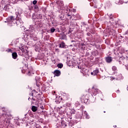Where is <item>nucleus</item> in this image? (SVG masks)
Segmentation results:
<instances>
[{
	"instance_id": "nucleus-1",
	"label": "nucleus",
	"mask_w": 128,
	"mask_h": 128,
	"mask_svg": "<svg viewBox=\"0 0 128 128\" xmlns=\"http://www.w3.org/2000/svg\"><path fill=\"white\" fill-rule=\"evenodd\" d=\"M14 20H16V18L14 16H10L6 18V21H5V22H8L9 26H12V28H16V23L14 22Z\"/></svg>"
},
{
	"instance_id": "nucleus-2",
	"label": "nucleus",
	"mask_w": 128,
	"mask_h": 128,
	"mask_svg": "<svg viewBox=\"0 0 128 128\" xmlns=\"http://www.w3.org/2000/svg\"><path fill=\"white\" fill-rule=\"evenodd\" d=\"M16 61L20 64H24L26 68H28V64L26 63V59L24 58H20L16 60Z\"/></svg>"
},
{
	"instance_id": "nucleus-3",
	"label": "nucleus",
	"mask_w": 128,
	"mask_h": 128,
	"mask_svg": "<svg viewBox=\"0 0 128 128\" xmlns=\"http://www.w3.org/2000/svg\"><path fill=\"white\" fill-rule=\"evenodd\" d=\"M106 34H107V36H116V30H110V28L106 29L104 30Z\"/></svg>"
},
{
	"instance_id": "nucleus-4",
	"label": "nucleus",
	"mask_w": 128,
	"mask_h": 128,
	"mask_svg": "<svg viewBox=\"0 0 128 128\" xmlns=\"http://www.w3.org/2000/svg\"><path fill=\"white\" fill-rule=\"evenodd\" d=\"M21 52H22V54H26L28 56V47L24 46H22L21 48H19Z\"/></svg>"
},
{
	"instance_id": "nucleus-5",
	"label": "nucleus",
	"mask_w": 128,
	"mask_h": 128,
	"mask_svg": "<svg viewBox=\"0 0 128 128\" xmlns=\"http://www.w3.org/2000/svg\"><path fill=\"white\" fill-rule=\"evenodd\" d=\"M36 28V26L34 25H30L28 30H27V32L30 34H34V30Z\"/></svg>"
},
{
	"instance_id": "nucleus-6",
	"label": "nucleus",
	"mask_w": 128,
	"mask_h": 128,
	"mask_svg": "<svg viewBox=\"0 0 128 128\" xmlns=\"http://www.w3.org/2000/svg\"><path fill=\"white\" fill-rule=\"evenodd\" d=\"M30 96H32V102H31V104L32 105V104H34V102L36 103L38 102L39 100V99L38 98H34V93H32V94H30Z\"/></svg>"
},
{
	"instance_id": "nucleus-7",
	"label": "nucleus",
	"mask_w": 128,
	"mask_h": 128,
	"mask_svg": "<svg viewBox=\"0 0 128 128\" xmlns=\"http://www.w3.org/2000/svg\"><path fill=\"white\" fill-rule=\"evenodd\" d=\"M16 20L14 22L16 24L20 26V24H24V22L22 20V18L18 17V19H16Z\"/></svg>"
},
{
	"instance_id": "nucleus-8",
	"label": "nucleus",
	"mask_w": 128,
	"mask_h": 128,
	"mask_svg": "<svg viewBox=\"0 0 128 128\" xmlns=\"http://www.w3.org/2000/svg\"><path fill=\"white\" fill-rule=\"evenodd\" d=\"M126 64V60L124 58V57H120L119 59V64Z\"/></svg>"
},
{
	"instance_id": "nucleus-9",
	"label": "nucleus",
	"mask_w": 128,
	"mask_h": 128,
	"mask_svg": "<svg viewBox=\"0 0 128 128\" xmlns=\"http://www.w3.org/2000/svg\"><path fill=\"white\" fill-rule=\"evenodd\" d=\"M105 60L108 64H110L112 62V58L108 56L105 58Z\"/></svg>"
},
{
	"instance_id": "nucleus-10",
	"label": "nucleus",
	"mask_w": 128,
	"mask_h": 128,
	"mask_svg": "<svg viewBox=\"0 0 128 128\" xmlns=\"http://www.w3.org/2000/svg\"><path fill=\"white\" fill-rule=\"evenodd\" d=\"M100 72V70L98 69L94 70L93 72H91L92 76H98V74Z\"/></svg>"
},
{
	"instance_id": "nucleus-11",
	"label": "nucleus",
	"mask_w": 128,
	"mask_h": 128,
	"mask_svg": "<svg viewBox=\"0 0 128 128\" xmlns=\"http://www.w3.org/2000/svg\"><path fill=\"white\" fill-rule=\"evenodd\" d=\"M54 76H60V70H55L54 72Z\"/></svg>"
},
{
	"instance_id": "nucleus-12",
	"label": "nucleus",
	"mask_w": 128,
	"mask_h": 128,
	"mask_svg": "<svg viewBox=\"0 0 128 128\" xmlns=\"http://www.w3.org/2000/svg\"><path fill=\"white\" fill-rule=\"evenodd\" d=\"M66 43L64 42H62L60 44L59 48H66Z\"/></svg>"
},
{
	"instance_id": "nucleus-13",
	"label": "nucleus",
	"mask_w": 128,
	"mask_h": 128,
	"mask_svg": "<svg viewBox=\"0 0 128 128\" xmlns=\"http://www.w3.org/2000/svg\"><path fill=\"white\" fill-rule=\"evenodd\" d=\"M12 58L14 60H16V58H18V54L16 52L12 53Z\"/></svg>"
},
{
	"instance_id": "nucleus-14",
	"label": "nucleus",
	"mask_w": 128,
	"mask_h": 128,
	"mask_svg": "<svg viewBox=\"0 0 128 128\" xmlns=\"http://www.w3.org/2000/svg\"><path fill=\"white\" fill-rule=\"evenodd\" d=\"M32 112H36L38 110V106H32L31 108Z\"/></svg>"
},
{
	"instance_id": "nucleus-15",
	"label": "nucleus",
	"mask_w": 128,
	"mask_h": 128,
	"mask_svg": "<svg viewBox=\"0 0 128 128\" xmlns=\"http://www.w3.org/2000/svg\"><path fill=\"white\" fill-rule=\"evenodd\" d=\"M82 99L83 100L84 104H86V102H88V97L86 98V96H82Z\"/></svg>"
},
{
	"instance_id": "nucleus-16",
	"label": "nucleus",
	"mask_w": 128,
	"mask_h": 128,
	"mask_svg": "<svg viewBox=\"0 0 128 128\" xmlns=\"http://www.w3.org/2000/svg\"><path fill=\"white\" fill-rule=\"evenodd\" d=\"M94 95L96 96L97 94H98L100 92V90L98 88H94Z\"/></svg>"
},
{
	"instance_id": "nucleus-17",
	"label": "nucleus",
	"mask_w": 128,
	"mask_h": 128,
	"mask_svg": "<svg viewBox=\"0 0 128 128\" xmlns=\"http://www.w3.org/2000/svg\"><path fill=\"white\" fill-rule=\"evenodd\" d=\"M60 40H66V35L62 34L61 38H60Z\"/></svg>"
},
{
	"instance_id": "nucleus-18",
	"label": "nucleus",
	"mask_w": 128,
	"mask_h": 128,
	"mask_svg": "<svg viewBox=\"0 0 128 128\" xmlns=\"http://www.w3.org/2000/svg\"><path fill=\"white\" fill-rule=\"evenodd\" d=\"M62 126H64L66 127L68 126V125L66 123V122L64 120H62L61 122Z\"/></svg>"
},
{
	"instance_id": "nucleus-19",
	"label": "nucleus",
	"mask_w": 128,
	"mask_h": 128,
	"mask_svg": "<svg viewBox=\"0 0 128 128\" xmlns=\"http://www.w3.org/2000/svg\"><path fill=\"white\" fill-rule=\"evenodd\" d=\"M56 4L58 6H62V4H63V2H62V1H56Z\"/></svg>"
},
{
	"instance_id": "nucleus-20",
	"label": "nucleus",
	"mask_w": 128,
	"mask_h": 128,
	"mask_svg": "<svg viewBox=\"0 0 128 128\" xmlns=\"http://www.w3.org/2000/svg\"><path fill=\"white\" fill-rule=\"evenodd\" d=\"M124 2L122 1H120V0H118V1H116L115 4H122Z\"/></svg>"
},
{
	"instance_id": "nucleus-21",
	"label": "nucleus",
	"mask_w": 128,
	"mask_h": 128,
	"mask_svg": "<svg viewBox=\"0 0 128 128\" xmlns=\"http://www.w3.org/2000/svg\"><path fill=\"white\" fill-rule=\"evenodd\" d=\"M34 8L35 10V12H38V5H34Z\"/></svg>"
},
{
	"instance_id": "nucleus-22",
	"label": "nucleus",
	"mask_w": 128,
	"mask_h": 128,
	"mask_svg": "<svg viewBox=\"0 0 128 128\" xmlns=\"http://www.w3.org/2000/svg\"><path fill=\"white\" fill-rule=\"evenodd\" d=\"M57 66L58 68H62V66H64V64H58Z\"/></svg>"
},
{
	"instance_id": "nucleus-23",
	"label": "nucleus",
	"mask_w": 128,
	"mask_h": 128,
	"mask_svg": "<svg viewBox=\"0 0 128 128\" xmlns=\"http://www.w3.org/2000/svg\"><path fill=\"white\" fill-rule=\"evenodd\" d=\"M70 112L72 114H76V110H74V109H72L70 111Z\"/></svg>"
},
{
	"instance_id": "nucleus-24",
	"label": "nucleus",
	"mask_w": 128,
	"mask_h": 128,
	"mask_svg": "<svg viewBox=\"0 0 128 128\" xmlns=\"http://www.w3.org/2000/svg\"><path fill=\"white\" fill-rule=\"evenodd\" d=\"M76 18H78V20H82V16H80L78 14L76 15Z\"/></svg>"
},
{
	"instance_id": "nucleus-25",
	"label": "nucleus",
	"mask_w": 128,
	"mask_h": 128,
	"mask_svg": "<svg viewBox=\"0 0 128 128\" xmlns=\"http://www.w3.org/2000/svg\"><path fill=\"white\" fill-rule=\"evenodd\" d=\"M124 64V66H126V70H128V61H126V62H125V64Z\"/></svg>"
},
{
	"instance_id": "nucleus-26",
	"label": "nucleus",
	"mask_w": 128,
	"mask_h": 128,
	"mask_svg": "<svg viewBox=\"0 0 128 128\" xmlns=\"http://www.w3.org/2000/svg\"><path fill=\"white\" fill-rule=\"evenodd\" d=\"M54 32H56V28H52L50 29V32H51V34H54Z\"/></svg>"
},
{
	"instance_id": "nucleus-27",
	"label": "nucleus",
	"mask_w": 128,
	"mask_h": 128,
	"mask_svg": "<svg viewBox=\"0 0 128 128\" xmlns=\"http://www.w3.org/2000/svg\"><path fill=\"white\" fill-rule=\"evenodd\" d=\"M18 18H20V14H16V20H18Z\"/></svg>"
},
{
	"instance_id": "nucleus-28",
	"label": "nucleus",
	"mask_w": 128,
	"mask_h": 128,
	"mask_svg": "<svg viewBox=\"0 0 128 128\" xmlns=\"http://www.w3.org/2000/svg\"><path fill=\"white\" fill-rule=\"evenodd\" d=\"M59 18L60 20H62V18H64V15L62 14H60V15H59Z\"/></svg>"
},
{
	"instance_id": "nucleus-29",
	"label": "nucleus",
	"mask_w": 128,
	"mask_h": 128,
	"mask_svg": "<svg viewBox=\"0 0 128 128\" xmlns=\"http://www.w3.org/2000/svg\"><path fill=\"white\" fill-rule=\"evenodd\" d=\"M6 52H12V49L8 48L6 50Z\"/></svg>"
},
{
	"instance_id": "nucleus-30",
	"label": "nucleus",
	"mask_w": 128,
	"mask_h": 128,
	"mask_svg": "<svg viewBox=\"0 0 128 128\" xmlns=\"http://www.w3.org/2000/svg\"><path fill=\"white\" fill-rule=\"evenodd\" d=\"M112 70H114V72H115V70H116L117 68H116V66H113L112 67Z\"/></svg>"
},
{
	"instance_id": "nucleus-31",
	"label": "nucleus",
	"mask_w": 128,
	"mask_h": 128,
	"mask_svg": "<svg viewBox=\"0 0 128 128\" xmlns=\"http://www.w3.org/2000/svg\"><path fill=\"white\" fill-rule=\"evenodd\" d=\"M70 106H71V104L70 102H67L66 104V106L70 107Z\"/></svg>"
},
{
	"instance_id": "nucleus-32",
	"label": "nucleus",
	"mask_w": 128,
	"mask_h": 128,
	"mask_svg": "<svg viewBox=\"0 0 128 128\" xmlns=\"http://www.w3.org/2000/svg\"><path fill=\"white\" fill-rule=\"evenodd\" d=\"M37 2H38V1L35 0L33 1L32 4H36Z\"/></svg>"
},
{
	"instance_id": "nucleus-33",
	"label": "nucleus",
	"mask_w": 128,
	"mask_h": 128,
	"mask_svg": "<svg viewBox=\"0 0 128 128\" xmlns=\"http://www.w3.org/2000/svg\"><path fill=\"white\" fill-rule=\"evenodd\" d=\"M80 72H82L84 76H88V74L82 72L80 71Z\"/></svg>"
},
{
	"instance_id": "nucleus-34",
	"label": "nucleus",
	"mask_w": 128,
	"mask_h": 128,
	"mask_svg": "<svg viewBox=\"0 0 128 128\" xmlns=\"http://www.w3.org/2000/svg\"><path fill=\"white\" fill-rule=\"evenodd\" d=\"M109 18H110V20H114L112 14L110 15V16H109Z\"/></svg>"
},
{
	"instance_id": "nucleus-35",
	"label": "nucleus",
	"mask_w": 128,
	"mask_h": 128,
	"mask_svg": "<svg viewBox=\"0 0 128 128\" xmlns=\"http://www.w3.org/2000/svg\"><path fill=\"white\" fill-rule=\"evenodd\" d=\"M114 24L116 26H118V21H115Z\"/></svg>"
},
{
	"instance_id": "nucleus-36",
	"label": "nucleus",
	"mask_w": 128,
	"mask_h": 128,
	"mask_svg": "<svg viewBox=\"0 0 128 128\" xmlns=\"http://www.w3.org/2000/svg\"><path fill=\"white\" fill-rule=\"evenodd\" d=\"M100 60V58H96V62H98Z\"/></svg>"
},
{
	"instance_id": "nucleus-37",
	"label": "nucleus",
	"mask_w": 128,
	"mask_h": 128,
	"mask_svg": "<svg viewBox=\"0 0 128 128\" xmlns=\"http://www.w3.org/2000/svg\"><path fill=\"white\" fill-rule=\"evenodd\" d=\"M39 17L40 18H42V14H38Z\"/></svg>"
},
{
	"instance_id": "nucleus-38",
	"label": "nucleus",
	"mask_w": 128,
	"mask_h": 128,
	"mask_svg": "<svg viewBox=\"0 0 128 128\" xmlns=\"http://www.w3.org/2000/svg\"><path fill=\"white\" fill-rule=\"evenodd\" d=\"M40 108H42V110H44V106H42L40 107Z\"/></svg>"
},
{
	"instance_id": "nucleus-39",
	"label": "nucleus",
	"mask_w": 128,
	"mask_h": 128,
	"mask_svg": "<svg viewBox=\"0 0 128 128\" xmlns=\"http://www.w3.org/2000/svg\"><path fill=\"white\" fill-rule=\"evenodd\" d=\"M68 10L70 11V9L66 10V12H68Z\"/></svg>"
},
{
	"instance_id": "nucleus-40",
	"label": "nucleus",
	"mask_w": 128,
	"mask_h": 128,
	"mask_svg": "<svg viewBox=\"0 0 128 128\" xmlns=\"http://www.w3.org/2000/svg\"><path fill=\"white\" fill-rule=\"evenodd\" d=\"M78 68L82 69V67L80 66H78Z\"/></svg>"
},
{
	"instance_id": "nucleus-41",
	"label": "nucleus",
	"mask_w": 128,
	"mask_h": 128,
	"mask_svg": "<svg viewBox=\"0 0 128 128\" xmlns=\"http://www.w3.org/2000/svg\"><path fill=\"white\" fill-rule=\"evenodd\" d=\"M67 16H70V14H67Z\"/></svg>"
},
{
	"instance_id": "nucleus-42",
	"label": "nucleus",
	"mask_w": 128,
	"mask_h": 128,
	"mask_svg": "<svg viewBox=\"0 0 128 128\" xmlns=\"http://www.w3.org/2000/svg\"><path fill=\"white\" fill-rule=\"evenodd\" d=\"M70 20H72V16H70Z\"/></svg>"
},
{
	"instance_id": "nucleus-43",
	"label": "nucleus",
	"mask_w": 128,
	"mask_h": 128,
	"mask_svg": "<svg viewBox=\"0 0 128 128\" xmlns=\"http://www.w3.org/2000/svg\"><path fill=\"white\" fill-rule=\"evenodd\" d=\"M70 32H70V30H69L68 34H70Z\"/></svg>"
},
{
	"instance_id": "nucleus-44",
	"label": "nucleus",
	"mask_w": 128,
	"mask_h": 128,
	"mask_svg": "<svg viewBox=\"0 0 128 128\" xmlns=\"http://www.w3.org/2000/svg\"><path fill=\"white\" fill-rule=\"evenodd\" d=\"M22 74H24V70H22Z\"/></svg>"
},
{
	"instance_id": "nucleus-45",
	"label": "nucleus",
	"mask_w": 128,
	"mask_h": 128,
	"mask_svg": "<svg viewBox=\"0 0 128 128\" xmlns=\"http://www.w3.org/2000/svg\"><path fill=\"white\" fill-rule=\"evenodd\" d=\"M6 116V114H3V116Z\"/></svg>"
},
{
	"instance_id": "nucleus-46",
	"label": "nucleus",
	"mask_w": 128,
	"mask_h": 128,
	"mask_svg": "<svg viewBox=\"0 0 128 128\" xmlns=\"http://www.w3.org/2000/svg\"><path fill=\"white\" fill-rule=\"evenodd\" d=\"M30 100V98H28V100Z\"/></svg>"
},
{
	"instance_id": "nucleus-47",
	"label": "nucleus",
	"mask_w": 128,
	"mask_h": 128,
	"mask_svg": "<svg viewBox=\"0 0 128 128\" xmlns=\"http://www.w3.org/2000/svg\"><path fill=\"white\" fill-rule=\"evenodd\" d=\"M114 128H116V126H114Z\"/></svg>"
},
{
	"instance_id": "nucleus-48",
	"label": "nucleus",
	"mask_w": 128,
	"mask_h": 128,
	"mask_svg": "<svg viewBox=\"0 0 128 128\" xmlns=\"http://www.w3.org/2000/svg\"><path fill=\"white\" fill-rule=\"evenodd\" d=\"M74 24H75V26H76V22Z\"/></svg>"
},
{
	"instance_id": "nucleus-49",
	"label": "nucleus",
	"mask_w": 128,
	"mask_h": 128,
	"mask_svg": "<svg viewBox=\"0 0 128 128\" xmlns=\"http://www.w3.org/2000/svg\"><path fill=\"white\" fill-rule=\"evenodd\" d=\"M70 122H72V121H70Z\"/></svg>"
},
{
	"instance_id": "nucleus-50",
	"label": "nucleus",
	"mask_w": 128,
	"mask_h": 128,
	"mask_svg": "<svg viewBox=\"0 0 128 128\" xmlns=\"http://www.w3.org/2000/svg\"><path fill=\"white\" fill-rule=\"evenodd\" d=\"M70 46H72V44L70 45Z\"/></svg>"
},
{
	"instance_id": "nucleus-51",
	"label": "nucleus",
	"mask_w": 128,
	"mask_h": 128,
	"mask_svg": "<svg viewBox=\"0 0 128 128\" xmlns=\"http://www.w3.org/2000/svg\"><path fill=\"white\" fill-rule=\"evenodd\" d=\"M72 117H70V120H72Z\"/></svg>"
},
{
	"instance_id": "nucleus-52",
	"label": "nucleus",
	"mask_w": 128,
	"mask_h": 128,
	"mask_svg": "<svg viewBox=\"0 0 128 128\" xmlns=\"http://www.w3.org/2000/svg\"><path fill=\"white\" fill-rule=\"evenodd\" d=\"M94 87H92V90H94Z\"/></svg>"
},
{
	"instance_id": "nucleus-53",
	"label": "nucleus",
	"mask_w": 128,
	"mask_h": 128,
	"mask_svg": "<svg viewBox=\"0 0 128 128\" xmlns=\"http://www.w3.org/2000/svg\"><path fill=\"white\" fill-rule=\"evenodd\" d=\"M118 92H120V90H118Z\"/></svg>"
},
{
	"instance_id": "nucleus-54",
	"label": "nucleus",
	"mask_w": 128,
	"mask_h": 128,
	"mask_svg": "<svg viewBox=\"0 0 128 128\" xmlns=\"http://www.w3.org/2000/svg\"><path fill=\"white\" fill-rule=\"evenodd\" d=\"M104 112H106V111H104Z\"/></svg>"
},
{
	"instance_id": "nucleus-55",
	"label": "nucleus",
	"mask_w": 128,
	"mask_h": 128,
	"mask_svg": "<svg viewBox=\"0 0 128 128\" xmlns=\"http://www.w3.org/2000/svg\"><path fill=\"white\" fill-rule=\"evenodd\" d=\"M28 74H30V72H28Z\"/></svg>"
},
{
	"instance_id": "nucleus-56",
	"label": "nucleus",
	"mask_w": 128,
	"mask_h": 128,
	"mask_svg": "<svg viewBox=\"0 0 128 128\" xmlns=\"http://www.w3.org/2000/svg\"><path fill=\"white\" fill-rule=\"evenodd\" d=\"M46 128V126H44V128Z\"/></svg>"
},
{
	"instance_id": "nucleus-57",
	"label": "nucleus",
	"mask_w": 128,
	"mask_h": 128,
	"mask_svg": "<svg viewBox=\"0 0 128 128\" xmlns=\"http://www.w3.org/2000/svg\"><path fill=\"white\" fill-rule=\"evenodd\" d=\"M26 126H28V124H26Z\"/></svg>"
}]
</instances>
